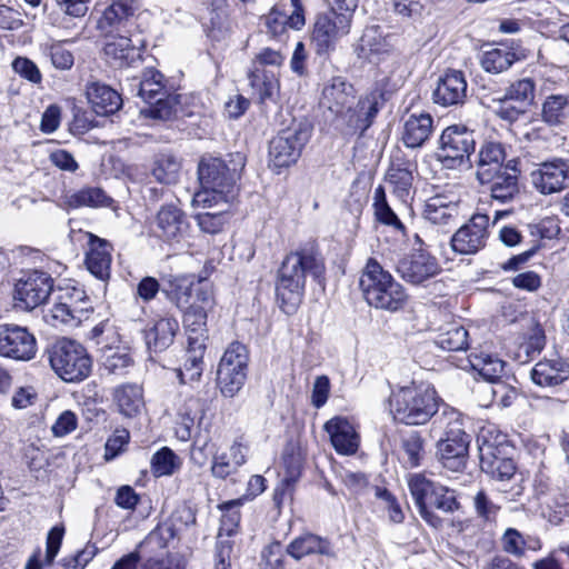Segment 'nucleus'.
<instances>
[{"label": "nucleus", "mask_w": 569, "mask_h": 569, "mask_svg": "<svg viewBox=\"0 0 569 569\" xmlns=\"http://www.w3.org/2000/svg\"><path fill=\"white\" fill-rule=\"evenodd\" d=\"M37 352V340L28 328L7 323L0 326V356L18 361H29Z\"/></svg>", "instance_id": "19"}, {"label": "nucleus", "mask_w": 569, "mask_h": 569, "mask_svg": "<svg viewBox=\"0 0 569 569\" xmlns=\"http://www.w3.org/2000/svg\"><path fill=\"white\" fill-rule=\"evenodd\" d=\"M248 80L252 93L260 104L277 102L280 92V83L273 70L259 67L250 68Z\"/></svg>", "instance_id": "32"}, {"label": "nucleus", "mask_w": 569, "mask_h": 569, "mask_svg": "<svg viewBox=\"0 0 569 569\" xmlns=\"http://www.w3.org/2000/svg\"><path fill=\"white\" fill-rule=\"evenodd\" d=\"M247 370L246 368L218 366L217 385L222 396L232 398L242 389L247 379Z\"/></svg>", "instance_id": "45"}, {"label": "nucleus", "mask_w": 569, "mask_h": 569, "mask_svg": "<svg viewBox=\"0 0 569 569\" xmlns=\"http://www.w3.org/2000/svg\"><path fill=\"white\" fill-rule=\"evenodd\" d=\"M138 9L137 0H113L103 10L102 16L97 22V28L107 37L114 31L119 32L121 29L127 28V24Z\"/></svg>", "instance_id": "26"}, {"label": "nucleus", "mask_w": 569, "mask_h": 569, "mask_svg": "<svg viewBox=\"0 0 569 569\" xmlns=\"http://www.w3.org/2000/svg\"><path fill=\"white\" fill-rule=\"evenodd\" d=\"M415 164L400 157H395L386 174V181L392 187V192L406 202L413 182Z\"/></svg>", "instance_id": "35"}, {"label": "nucleus", "mask_w": 569, "mask_h": 569, "mask_svg": "<svg viewBox=\"0 0 569 569\" xmlns=\"http://www.w3.org/2000/svg\"><path fill=\"white\" fill-rule=\"evenodd\" d=\"M110 36V39L104 43V54L113 60L117 66H123L129 57L133 53L134 47L128 36Z\"/></svg>", "instance_id": "49"}, {"label": "nucleus", "mask_w": 569, "mask_h": 569, "mask_svg": "<svg viewBox=\"0 0 569 569\" xmlns=\"http://www.w3.org/2000/svg\"><path fill=\"white\" fill-rule=\"evenodd\" d=\"M64 535V528L62 526H56L51 528V530L48 532L47 536V548H46V556L44 561L46 563L50 565L54 560L56 556L58 555L62 539Z\"/></svg>", "instance_id": "63"}, {"label": "nucleus", "mask_w": 569, "mask_h": 569, "mask_svg": "<svg viewBox=\"0 0 569 569\" xmlns=\"http://www.w3.org/2000/svg\"><path fill=\"white\" fill-rule=\"evenodd\" d=\"M87 97L92 110L98 116H109L122 106L120 94L109 86L93 82L87 87Z\"/></svg>", "instance_id": "37"}, {"label": "nucleus", "mask_w": 569, "mask_h": 569, "mask_svg": "<svg viewBox=\"0 0 569 569\" xmlns=\"http://www.w3.org/2000/svg\"><path fill=\"white\" fill-rule=\"evenodd\" d=\"M533 186L545 194L562 190L569 181V166L566 161L557 159L543 162L531 173Z\"/></svg>", "instance_id": "24"}, {"label": "nucleus", "mask_w": 569, "mask_h": 569, "mask_svg": "<svg viewBox=\"0 0 569 569\" xmlns=\"http://www.w3.org/2000/svg\"><path fill=\"white\" fill-rule=\"evenodd\" d=\"M207 347L201 346V341L194 340L192 346H188L183 366L174 370L181 385L199 381L203 371V356Z\"/></svg>", "instance_id": "41"}, {"label": "nucleus", "mask_w": 569, "mask_h": 569, "mask_svg": "<svg viewBox=\"0 0 569 569\" xmlns=\"http://www.w3.org/2000/svg\"><path fill=\"white\" fill-rule=\"evenodd\" d=\"M535 81L531 78L519 79L512 82L505 94L497 100L496 113L500 119L513 122L535 103Z\"/></svg>", "instance_id": "15"}, {"label": "nucleus", "mask_w": 569, "mask_h": 569, "mask_svg": "<svg viewBox=\"0 0 569 569\" xmlns=\"http://www.w3.org/2000/svg\"><path fill=\"white\" fill-rule=\"evenodd\" d=\"M50 367L66 382L87 379L92 371V359L87 349L76 340L61 338L47 349Z\"/></svg>", "instance_id": "8"}, {"label": "nucleus", "mask_w": 569, "mask_h": 569, "mask_svg": "<svg viewBox=\"0 0 569 569\" xmlns=\"http://www.w3.org/2000/svg\"><path fill=\"white\" fill-rule=\"evenodd\" d=\"M376 496L385 503L390 521L401 523L405 516L395 496L385 488H376Z\"/></svg>", "instance_id": "61"}, {"label": "nucleus", "mask_w": 569, "mask_h": 569, "mask_svg": "<svg viewBox=\"0 0 569 569\" xmlns=\"http://www.w3.org/2000/svg\"><path fill=\"white\" fill-rule=\"evenodd\" d=\"M193 277L186 274H169L162 279L161 292L178 309L183 310L196 299Z\"/></svg>", "instance_id": "31"}, {"label": "nucleus", "mask_w": 569, "mask_h": 569, "mask_svg": "<svg viewBox=\"0 0 569 569\" xmlns=\"http://www.w3.org/2000/svg\"><path fill=\"white\" fill-rule=\"evenodd\" d=\"M181 160L172 153H160L152 167V176L163 184H173L179 180Z\"/></svg>", "instance_id": "46"}, {"label": "nucleus", "mask_w": 569, "mask_h": 569, "mask_svg": "<svg viewBox=\"0 0 569 569\" xmlns=\"http://www.w3.org/2000/svg\"><path fill=\"white\" fill-rule=\"evenodd\" d=\"M178 536L176 523L173 521L162 522L158 525L143 541L138 546V549H144L149 546H156L164 549L167 543Z\"/></svg>", "instance_id": "52"}, {"label": "nucleus", "mask_w": 569, "mask_h": 569, "mask_svg": "<svg viewBox=\"0 0 569 569\" xmlns=\"http://www.w3.org/2000/svg\"><path fill=\"white\" fill-rule=\"evenodd\" d=\"M353 18L349 13H342L337 9H330L317 14L311 41L318 54H326L335 50L338 41L348 36Z\"/></svg>", "instance_id": "10"}, {"label": "nucleus", "mask_w": 569, "mask_h": 569, "mask_svg": "<svg viewBox=\"0 0 569 569\" xmlns=\"http://www.w3.org/2000/svg\"><path fill=\"white\" fill-rule=\"evenodd\" d=\"M475 144L473 133L466 127L450 126L440 136L437 158L445 167L453 169L469 160Z\"/></svg>", "instance_id": "13"}, {"label": "nucleus", "mask_w": 569, "mask_h": 569, "mask_svg": "<svg viewBox=\"0 0 569 569\" xmlns=\"http://www.w3.org/2000/svg\"><path fill=\"white\" fill-rule=\"evenodd\" d=\"M468 83L460 70H447L437 80L432 91V101L441 107L462 106L467 99Z\"/></svg>", "instance_id": "20"}, {"label": "nucleus", "mask_w": 569, "mask_h": 569, "mask_svg": "<svg viewBox=\"0 0 569 569\" xmlns=\"http://www.w3.org/2000/svg\"><path fill=\"white\" fill-rule=\"evenodd\" d=\"M359 287L366 301L377 309L397 311L407 301L403 287L373 259L368 260Z\"/></svg>", "instance_id": "3"}, {"label": "nucleus", "mask_w": 569, "mask_h": 569, "mask_svg": "<svg viewBox=\"0 0 569 569\" xmlns=\"http://www.w3.org/2000/svg\"><path fill=\"white\" fill-rule=\"evenodd\" d=\"M216 208V211L200 212L194 217L200 230L209 234H216L220 232L227 222V212L229 207Z\"/></svg>", "instance_id": "53"}, {"label": "nucleus", "mask_w": 569, "mask_h": 569, "mask_svg": "<svg viewBox=\"0 0 569 569\" xmlns=\"http://www.w3.org/2000/svg\"><path fill=\"white\" fill-rule=\"evenodd\" d=\"M216 305L212 286L199 280L196 287V299L189 307L183 309V325L188 332V346H192L194 340L201 341L206 346L207 318Z\"/></svg>", "instance_id": "12"}, {"label": "nucleus", "mask_w": 569, "mask_h": 569, "mask_svg": "<svg viewBox=\"0 0 569 569\" xmlns=\"http://www.w3.org/2000/svg\"><path fill=\"white\" fill-rule=\"evenodd\" d=\"M480 468L498 480L510 479L516 470L512 459L506 456V447L497 439L491 440L486 432L477 438Z\"/></svg>", "instance_id": "16"}, {"label": "nucleus", "mask_w": 569, "mask_h": 569, "mask_svg": "<svg viewBox=\"0 0 569 569\" xmlns=\"http://www.w3.org/2000/svg\"><path fill=\"white\" fill-rule=\"evenodd\" d=\"M292 11L290 14L283 4H274L262 17L266 34L279 43H284L289 38V29L300 30L306 24L303 7L300 0H290Z\"/></svg>", "instance_id": "17"}, {"label": "nucleus", "mask_w": 569, "mask_h": 569, "mask_svg": "<svg viewBox=\"0 0 569 569\" xmlns=\"http://www.w3.org/2000/svg\"><path fill=\"white\" fill-rule=\"evenodd\" d=\"M112 202V198L99 187H84L63 197L66 209L110 207Z\"/></svg>", "instance_id": "42"}, {"label": "nucleus", "mask_w": 569, "mask_h": 569, "mask_svg": "<svg viewBox=\"0 0 569 569\" xmlns=\"http://www.w3.org/2000/svg\"><path fill=\"white\" fill-rule=\"evenodd\" d=\"M336 451L341 455H352L359 447V436L353 425L345 417H333L325 423Z\"/></svg>", "instance_id": "29"}, {"label": "nucleus", "mask_w": 569, "mask_h": 569, "mask_svg": "<svg viewBox=\"0 0 569 569\" xmlns=\"http://www.w3.org/2000/svg\"><path fill=\"white\" fill-rule=\"evenodd\" d=\"M284 61V54L281 52V49L273 48H262L253 58L251 62V68L259 67L266 69V67L270 68H279L282 66Z\"/></svg>", "instance_id": "60"}, {"label": "nucleus", "mask_w": 569, "mask_h": 569, "mask_svg": "<svg viewBox=\"0 0 569 569\" xmlns=\"http://www.w3.org/2000/svg\"><path fill=\"white\" fill-rule=\"evenodd\" d=\"M516 54L506 48H495L486 51L481 58V66L487 72L499 73L515 62Z\"/></svg>", "instance_id": "50"}, {"label": "nucleus", "mask_w": 569, "mask_h": 569, "mask_svg": "<svg viewBox=\"0 0 569 569\" xmlns=\"http://www.w3.org/2000/svg\"><path fill=\"white\" fill-rule=\"evenodd\" d=\"M178 329L179 323L174 318L158 319L152 327L146 330L144 339L148 348L154 352L166 350L172 345Z\"/></svg>", "instance_id": "39"}, {"label": "nucleus", "mask_w": 569, "mask_h": 569, "mask_svg": "<svg viewBox=\"0 0 569 569\" xmlns=\"http://www.w3.org/2000/svg\"><path fill=\"white\" fill-rule=\"evenodd\" d=\"M53 287L49 273L29 270L22 273L14 284L13 298L16 306L22 310H32L44 303Z\"/></svg>", "instance_id": "14"}, {"label": "nucleus", "mask_w": 569, "mask_h": 569, "mask_svg": "<svg viewBox=\"0 0 569 569\" xmlns=\"http://www.w3.org/2000/svg\"><path fill=\"white\" fill-rule=\"evenodd\" d=\"M489 184L490 196L501 203L512 202L520 194L518 160H507L502 172L495 174L491 181H481Z\"/></svg>", "instance_id": "23"}, {"label": "nucleus", "mask_w": 569, "mask_h": 569, "mask_svg": "<svg viewBox=\"0 0 569 569\" xmlns=\"http://www.w3.org/2000/svg\"><path fill=\"white\" fill-rule=\"evenodd\" d=\"M177 417L201 420L203 417L202 401L194 396H188L177 409Z\"/></svg>", "instance_id": "62"}, {"label": "nucleus", "mask_w": 569, "mask_h": 569, "mask_svg": "<svg viewBox=\"0 0 569 569\" xmlns=\"http://www.w3.org/2000/svg\"><path fill=\"white\" fill-rule=\"evenodd\" d=\"M569 378V362L561 359H545L535 365L531 380L540 387H556Z\"/></svg>", "instance_id": "33"}, {"label": "nucleus", "mask_w": 569, "mask_h": 569, "mask_svg": "<svg viewBox=\"0 0 569 569\" xmlns=\"http://www.w3.org/2000/svg\"><path fill=\"white\" fill-rule=\"evenodd\" d=\"M490 218L475 213L451 237V249L459 254H475L486 247L489 238Z\"/></svg>", "instance_id": "18"}, {"label": "nucleus", "mask_w": 569, "mask_h": 569, "mask_svg": "<svg viewBox=\"0 0 569 569\" xmlns=\"http://www.w3.org/2000/svg\"><path fill=\"white\" fill-rule=\"evenodd\" d=\"M287 553L296 560H300L310 555H321L330 558L336 557L332 545L327 538L310 532L295 538L287 546Z\"/></svg>", "instance_id": "34"}, {"label": "nucleus", "mask_w": 569, "mask_h": 569, "mask_svg": "<svg viewBox=\"0 0 569 569\" xmlns=\"http://www.w3.org/2000/svg\"><path fill=\"white\" fill-rule=\"evenodd\" d=\"M131 92L140 97L149 106L141 110L146 118L169 120L178 112L180 94H171L167 90L164 76L153 69H146L140 78L130 82Z\"/></svg>", "instance_id": "5"}, {"label": "nucleus", "mask_w": 569, "mask_h": 569, "mask_svg": "<svg viewBox=\"0 0 569 569\" xmlns=\"http://www.w3.org/2000/svg\"><path fill=\"white\" fill-rule=\"evenodd\" d=\"M113 401L124 417H136L143 408L142 387L137 383H123L114 388Z\"/></svg>", "instance_id": "40"}, {"label": "nucleus", "mask_w": 569, "mask_h": 569, "mask_svg": "<svg viewBox=\"0 0 569 569\" xmlns=\"http://www.w3.org/2000/svg\"><path fill=\"white\" fill-rule=\"evenodd\" d=\"M435 342L447 351L466 350L469 346L468 331L459 323H449L440 329Z\"/></svg>", "instance_id": "47"}, {"label": "nucleus", "mask_w": 569, "mask_h": 569, "mask_svg": "<svg viewBox=\"0 0 569 569\" xmlns=\"http://www.w3.org/2000/svg\"><path fill=\"white\" fill-rule=\"evenodd\" d=\"M415 244L418 247L413 246L410 252L398 261L396 271L406 282L418 286L439 274L441 267L438 259L425 248L423 241L417 233Z\"/></svg>", "instance_id": "11"}, {"label": "nucleus", "mask_w": 569, "mask_h": 569, "mask_svg": "<svg viewBox=\"0 0 569 569\" xmlns=\"http://www.w3.org/2000/svg\"><path fill=\"white\" fill-rule=\"evenodd\" d=\"M472 370L477 371L485 380L495 382L502 377L506 362L498 356L487 352L471 353L468 359Z\"/></svg>", "instance_id": "44"}, {"label": "nucleus", "mask_w": 569, "mask_h": 569, "mask_svg": "<svg viewBox=\"0 0 569 569\" xmlns=\"http://www.w3.org/2000/svg\"><path fill=\"white\" fill-rule=\"evenodd\" d=\"M501 548L505 552L521 558L525 556V536L515 528H508L501 539Z\"/></svg>", "instance_id": "57"}, {"label": "nucleus", "mask_w": 569, "mask_h": 569, "mask_svg": "<svg viewBox=\"0 0 569 569\" xmlns=\"http://www.w3.org/2000/svg\"><path fill=\"white\" fill-rule=\"evenodd\" d=\"M311 132L312 127L306 121H292L289 127L280 130L269 143L270 163L276 168L296 163Z\"/></svg>", "instance_id": "9"}, {"label": "nucleus", "mask_w": 569, "mask_h": 569, "mask_svg": "<svg viewBox=\"0 0 569 569\" xmlns=\"http://www.w3.org/2000/svg\"><path fill=\"white\" fill-rule=\"evenodd\" d=\"M433 423L445 430V437L437 443L441 465L450 471L461 472L467 465L470 445V436L463 429L461 413L455 409H445Z\"/></svg>", "instance_id": "4"}, {"label": "nucleus", "mask_w": 569, "mask_h": 569, "mask_svg": "<svg viewBox=\"0 0 569 569\" xmlns=\"http://www.w3.org/2000/svg\"><path fill=\"white\" fill-rule=\"evenodd\" d=\"M460 200L455 193L430 197L423 207V218L433 224L447 226L459 214Z\"/></svg>", "instance_id": "28"}, {"label": "nucleus", "mask_w": 569, "mask_h": 569, "mask_svg": "<svg viewBox=\"0 0 569 569\" xmlns=\"http://www.w3.org/2000/svg\"><path fill=\"white\" fill-rule=\"evenodd\" d=\"M392 50V36L385 33L379 26L366 27L355 44L357 57L372 63H378L386 56H389Z\"/></svg>", "instance_id": "22"}, {"label": "nucleus", "mask_w": 569, "mask_h": 569, "mask_svg": "<svg viewBox=\"0 0 569 569\" xmlns=\"http://www.w3.org/2000/svg\"><path fill=\"white\" fill-rule=\"evenodd\" d=\"M543 122L560 126L569 119V94L552 93L545 98L541 108Z\"/></svg>", "instance_id": "43"}, {"label": "nucleus", "mask_w": 569, "mask_h": 569, "mask_svg": "<svg viewBox=\"0 0 569 569\" xmlns=\"http://www.w3.org/2000/svg\"><path fill=\"white\" fill-rule=\"evenodd\" d=\"M372 208L375 218L378 222L392 227L397 230H405L403 223L388 203L386 191L382 186H378L375 189Z\"/></svg>", "instance_id": "48"}, {"label": "nucleus", "mask_w": 569, "mask_h": 569, "mask_svg": "<svg viewBox=\"0 0 569 569\" xmlns=\"http://www.w3.org/2000/svg\"><path fill=\"white\" fill-rule=\"evenodd\" d=\"M49 54L51 58L52 64L57 69L68 70L73 66L74 58L73 54L63 48L61 43H54L49 49Z\"/></svg>", "instance_id": "64"}, {"label": "nucleus", "mask_w": 569, "mask_h": 569, "mask_svg": "<svg viewBox=\"0 0 569 569\" xmlns=\"http://www.w3.org/2000/svg\"><path fill=\"white\" fill-rule=\"evenodd\" d=\"M402 460L408 468H417L425 457L423 439L417 431L402 438Z\"/></svg>", "instance_id": "51"}, {"label": "nucleus", "mask_w": 569, "mask_h": 569, "mask_svg": "<svg viewBox=\"0 0 569 569\" xmlns=\"http://www.w3.org/2000/svg\"><path fill=\"white\" fill-rule=\"evenodd\" d=\"M249 353L247 347L241 342H231L223 352L219 366L248 369Z\"/></svg>", "instance_id": "55"}, {"label": "nucleus", "mask_w": 569, "mask_h": 569, "mask_svg": "<svg viewBox=\"0 0 569 569\" xmlns=\"http://www.w3.org/2000/svg\"><path fill=\"white\" fill-rule=\"evenodd\" d=\"M156 234L169 243H180L189 234L190 224L184 212L174 204H164L156 217Z\"/></svg>", "instance_id": "21"}, {"label": "nucleus", "mask_w": 569, "mask_h": 569, "mask_svg": "<svg viewBox=\"0 0 569 569\" xmlns=\"http://www.w3.org/2000/svg\"><path fill=\"white\" fill-rule=\"evenodd\" d=\"M246 166V156L241 152L228 154L227 160L203 158L198 167L201 189L193 194L194 208L213 209L229 207L237 197V181Z\"/></svg>", "instance_id": "1"}, {"label": "nucleus", "mask_w": 569, "mask_h": 569, "mask_svg": "<svg viewBox=\"0 0 569 569\" xmlns=\"http://www.w3.org/2000/svg\"><path fill=\"white\" fill-rule=\"evenodd\" d=\"M177 456L168 447H163L157 451L151 459L152 472L157 477L172 475L178 467Z\"/></svg>", "instance_id": "54"}, {"label": "nucleus", "mask_w": 569, "mask_h": 569, "mask_svg": "<svg viewBox=\"0 0 569 569\" xmlns=\"http://www.w3.org/2000/svg\"><path fill=\"white\" fill-rule=\"evenodd\" d=\"M433 119L429 113L411 114L403 123L402 141L406 147L420 148L430 137Z\"/></svg>", "instance_id": "38"}, {"label": "nucleus", "mask_w": 569, "mask_h": 569, "mask_svg": "<svg viewBox=\"0 0 569 569\" xmlns=\"http://www.w3.org/2000/svg\"><path fill=\"white\" fill-rule=\"evenodd\" d=\"M12 69L21 78L34 84H38L42 81V74L37 64L26 57H17L12 61Z\"/></svg>", "instance_id": "59"}, {"label": "nucleus", "mask_w": 569, "mask_h": 569, "mask_svg": "<svg viewBox=\"0 0 569 569\" xmlns=\"http://www.w3.org/2000/svg\"><path fill=\"white\" fill-rule=\"evenodd\" d=\"M393 418L405 425H425L437 413L436 391L428 386H407L390 397Z\"/></svg>", "instance_id": "7"}, {"label": "nucleus", "mask_w": 569, "mask_h": 569, "mask_svg": "<svg viewBox=\"0 0 569 569\" xmlns=\"http://www.w3.org/2000/svg\"><path fill=\"white\" fill-rule=\"evenodd\" d=\"M473 507L479 518L490 522L496 520L500 510V506L495 503L483 490L478 491L473 497Z\"/></svg>", "instance_id": "58"}, {"label": "nucleus", "mask_w": 569, "mask_h": 569, "mask_svg": "<svg viewBox=\"0 0 569 569\" xmlns=\"http://www.w3.org/2000/svg\"><path fill=\"white\" fill-rule=\"evenodd\" d=\"M240 499L226 501L219 506L222 511L221 530L228 536H231L240 523Z\"/></svg>", "instance_id": "56"}, {"label": "nucleus", "mask_w": 569, "mask_h": 569, "mask_svg": "<svg viewBox=\"0 0 569 569\" xmlns=\"http://www.w3.org/2000/svg\"><path fill=\"white\" fill-rule=\"evenodd\" d=\"M377 113V102L373 99L366 98L360 100L355 109L350 104V111L346 109L342 116L336 117L341 118L346 122L347 134H362L371 126Z\"/></svg>", "instance_id": "36"}, {"label": "nucleus", "mask_w": 569, "mask_h": 569, "mask_svg": "<svg viewBox=\"0 0 569 569\" xmlns=\"http://www.w3.org/2000/svg\"><path fill=\"white\" fill-rule=\"evenodd\" d=\"M325 271V263L315 242H307L283 259L278 271L277 297L281 309L293 313L301 302L307 274L319 279Z\"/></svg>", "instance_id": "2"}, {"label": "nucleus", "mask_w": 569, "mask_h": 569, "mask_svg": "<svg viewBox=\"0 0 569 569\" xmlns=\"http://www.w3.org/2000/svg\"><path fill=\"white\" fill-rule=\"evenodd\" d=\"M88 237L86 266L96 278L106 281L110 278L113 248L110 242L96 234L88 233Z\"/></svg>", "instance_id": "27"}, {"label": "nucleus", "mask_w": 569, "mask_h": 569, "mask_svg": "<svg viewBox=\"0 0 569 569\" xmlns=\"http://www.w3.org/2000/svg\"><path fill=\"white\" fill-rule=\"evenodd\" d=\"M408 486L421 518L433 528H440L442 519L432 509L447 513L459 509L455 491L427 479L422 473L412 475Z\"/></svg>", "instance_id": "6"}, {"label": "nucleus", "mask_w": 569, "mask_h": 569, "mask_svg": "<svg viewBox=\"0 0 569 569\" xmlns=\"http://www.w3.org/2000/svg\"><path fill=\"white\" fill-rule=\"evenodd\" d=\"M353 101V87L342 77H333L322 89L320 106L335 116H342L346 109L350 111Z\"/></svg>", "instance_id": "25"}, {"label": "nucleus", "mask_w": 569, "mask_h": 569, "mask_svg": "<svg viewBox=\"0 0 569 569\" xmlns=\"http://www.w3.org/2000/svg\"><path fill=\"white\" fill-rule=\"evenodd\" d=\"M506 162V150L502 143L492 141L483 143L478 153L477 180L491 181L495 174L503 171Z\"/></svg>", "instance_id": "30"}]
</instances>
